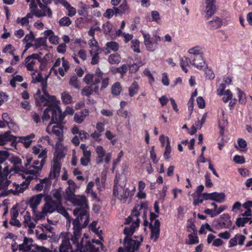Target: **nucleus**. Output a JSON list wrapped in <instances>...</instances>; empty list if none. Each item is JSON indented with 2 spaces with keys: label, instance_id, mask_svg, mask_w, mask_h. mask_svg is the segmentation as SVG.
<instances>
[{
  "label": "nucleus",
  "instance_id": "nucleus-1",
  "mask_svg": "<svg viewBox=\"0 0 252 252\" xmlns=\"http://www.w3.org/2000/svg\"><path fill=\"white\" fill-rule=\"evenodd\" d=\"M143 213V219L146 217V209L143 207V205L135 206L132 210L131 215L125 220V224H126L124 230V233L126 235L124 239V246L126 252H135L137 251L143 241V238L140 236L137 238L136 240L129 238L135 232L136 228L139 225L140 220L139 216L140 214ZM148 222L144 220L145 225Z\"/></svg>",
  "mask_w": 252,
  "mask_h": 252
},
{
  "label": "nucleus",
  "instance_id": "nucleus-2",
  "mask_svg": "<svg viewBox=\"0 0 252 252\" xmlns=\"http://www.w3.org/2000/svg\"><path fill=\"white\" fill-rule=\"evenodd\" d=\"M66 200L70 201L74 206L77 207L73 210L74 216H77L73 221V234L72 240L77 243V239L80 235V230H82L81 222H83L84 227L88 224L89 215L88 213V203L86 197L84 195H73Z\"/></svg>",
  "mask_w": 252,
  "mask_h": 252
},
{
  "label": "nucleus",
  "instance_id": "nucleus-3",
  "mask_svg": "<svg viewBox=\"0 0 252 252\" xmlns=\"http://www.w3.org/2000/svg\"><path fill=\"white\" fill-rule=\"evenodd\" d=\"M41 159V161L34 160L33 161L32 158L27 159L25 164L26 168L20 174L25 181L20 185H16V191L23 192L28 188L31 181L39 175L46 160V159Z\"/></svg>",
  "mask_w": 252,
  "mask_h": 252
},
{
  "label": "nucleus",
  "instance_id": "nucleus-4",
  "mask_svg": "<svg viewBox=\"0 0 252 252\" xmlns=\"http://www.w3.org/2000/svg\"><path fill=\"white\" fill-rule=\"evenodd\" d=\"M126 181L120 175H116L113 188V195L122 203H125L130 196V192L128 188H125Z\"/></svg>",
  "mask_w": 252,
  "mask_h": 252
},
{
  "label": "nucleus",
  "instance_id": "nucleus-5",
  "mask_svg": "<svg viewBox=\"0 0 252 252\" xmlns=\"http://www.w3.org/2000/svg\"><path fill=\"white\" fill-rule=\"evenodd\" d=\"M51 118V123H60L64 118V114L62 112L60 107L56 104L47 107L43 112L42 119L43 122Z\"/></svg>",
  "mask_w": 252,
  "mask_h": 252
},
{
  "label": "nucleus",
  "instance_id": "nucleus-6",
  "mask_svg": "<svg viewBox=\"0 0 252 252\" xmlns=\"http://www.w3.org/2000/svg\"><path fill=\"white\" fill-rule=\"evenodd\" d=\"M109 78L104 75L99 68H97L94 74H88L84 78V82L88 85H95L101 81L100 90H102L108 86Z\"/></svg>",
  "mask_w": 252,
  "mask_h": 252
},
{
  "label": "nucleus",
  "instance_id": "nucleus-7",
  "mask_svg": "<svg viewBox=\"0 0 252 252\" xmlns=\"http://www.w3.org/2000/svg\"><path fill=\"white\" fill-rule=\"evenodd\" d=\"M81 230H80V235H81ZM80 236L77 239V242H74L72 240V238H71V241L72 242L73 244L76 248V249L77 251H79L80 252H100V249L102 251H104L103 250V245L100 241L99 240L93 239L92 240V244L90 242H88L85 247H83V245L82 243V240H80Z\"/></svg>",
  "mask_w": 252,
  "mask_h": 252
},
{
  "label": "nucleus",
  "instance_id": "nucleus-8",
  "mask_svg": "<svg viewBox=\"0 0 252 252\" xmlns=\"http://www.w3.org/2000/svg\"><path fill=\"white\" fill-rule=\"evenodd\" d=\"M62 145L57 143L56 145L55 155L56 158H54L51 165V170L49 174V177L50 180L57 179L60 175L61 164L59 158H63L65 154L63 150Z\"/></svg>",
  "mask_w": 252,
  "mask_h": 252
},
{
  "label": "nucleus",
  "instance_id": "nucleus-9",
  "mask_svg": "<svg viewBox=\"0 0 252 252\" xmlns=\"http://www.w3.org/2000/svg\"><path fill=\"white\" fill-rule=\"evenodd\" d=\"M47 83L44 81L42 83V91L43 94L41 95L40 90H38L35 96V102L39 106H47L50 107L53 105V104L56 101L55 96L50 95L48 93L47 89Z\"/></svg>",
  "mask_w": 252,
  "mask_h": 252
},
{
  "label": "nucleus",
  "instance_id": "nucleus-10",
  "mask_svg": "<svg viewBox=\"0 0 252 252\" xmlns=\"http://www.w3.org/2000/svg\"><path fill=\"white\" fill-rule=\"evenodd\" d=\"M10 175L5 176V177L0 179V197L1 196H5L10 192H12L14 194H18L20 192L16 191V185H20L17 184L15 182L12 183L9 180Z\"/></svg>",
  "mask_w": 252,
  "mask_h": 252
},
{
  "label": "nucleus",
  "instance_id": "nucleus-11",
  "mask_svg": "<svg viewBox=\"0 0 252 252\" xmlns=\"http://www.w3.org/2000/svg\"><path fill=\"white\" fill-rule=\"evenodd\" d=\"M144 38V43L147 50L154 52L158 48V42L160 41V37L157 35V33L153 34V37L146 32H142Z\"/></svg>",
  "mask_w": 252,
  "mask_h": 252
},
{
  "label": "nucleus",
  "instance_id": "nucleus-12",
  "mask_svg": "<svg viewBox=\"0 0 252 252\" xmlns=\"http://www.w3.org/2000/svg\"><path fill=\"white\" fill-rule=\"evenodd\" d=\"M69 68L68 62L65 60L64 58H62V59L58 58L57 59L51 70L54 71L56 75L59 74L62 77H63Z\"/></svg>",
  "mask_w": 252,
  "mask_h": 252
},
{
  "label": "nucleus",
  "instance_id": "nucleus-13",
  "mask_svg": "<svg viewBox=\"0 0 252 252\" xmlns=\"http://www.w3.org/2000/svg\"><path fill=\"white\" fill-rule=\"evenodd\" d=\"M40 9L35 12L34 16L38 18L47 16L48 18L52 17V11L47 5H44L41 2V0H37Z\"/></svg>",
  "mask_w": 252,
  "mask_h": 252
},
{
  "label": "nucleus",
  "instance_id": "nucleus-14",
  "mask_svg": "<svg viewBox=\"0 0 252 252\" xmlns=\"http://www.w3.org/2000/svg\"><path fill=\"white\" fill-rule=\"evenodd\" d=\"M60 204L59 203H56L51 197H48L45 200V203L42 207V208L47 214L52 213L57 210V207Z\"/></svg>",
  "mask_w": 252,
  "mask_h": 252
},
{
  "label": "nucleus",
  "instance_id": "nucleus-15",
  "mask_svg": "<svg viewBox=\"0 0 252 252\" xmlns=\"http://www.w3.org/2000/svg\"><path fill=\"white\" fill-rule=\"evenodd\" d=\"M46 132L49 134L53 133L57 136H61L63 132V126L59 123H50L46 128Z\"/></svg>",
  "mask_w": 252,
  "mask_h": 252
},
{
  "label": "nucleus",
  "instance_id": "nucleus-16",
  "mask_svg": "<svg viewBox=\"0 0 252 252\" xmlns=\"http://www.w3.org/2000/svg\"><path fill=\"white\" fill-rule=\"evenodd\" d=\"M43 195L39 193L31 197L27 201V204L32 209V211L37 209L38 206L40 204Z\"/></svg>",
  "mask_w": 252,
  "mask_h": 252
},
{
  "label": "nucleus",
  "instance_id": "nucleus-17",
  "mask_svg": "<svg viewBox=\"0 0 252 252\" xmlns=\"http://www.w3.org/2000/svg\"><path fill=\"white\" fill-rule=\"evenodd\" d=\"M218 227L220 228H229L232 225L230 217L227 214L221 215L218 220Z\"/></svg>",
  "mask_w": 252,
  "mask_h": 252
},
{
  "label": "nucleus",
  "instance_id": "nucleus-18",
  "mask_svg": "<svg viewBox=\"0 0 252 252\" xmlns=\"http://www.w3.org/2000/svg\"><path fill=\"white\" fill-rule=\"evenodd\" d=\"M205 12L207 18L213 15L216 10V0H205Z\"/></svg>",
  "mask_w": 252,
  "mask_h": 252
},
{
  "label": "nucleus",
  "instance_id": "nucleus-19",
  "mask_svg": "<svg viewBox=\"0 0 252 252\" xmlns=\"http://www.w3.org/2000/svg\"><path fill=\"white\" fill-rule=\"evenodd\" d=\"M159 227L160 222L159 220L154 221V224L150 223V228L151 229V238L154 241L156 242L159 235Z\"/></svg>",
  "mask_w": 252,
  "mask_h": 252
},
{
  "label": "nucleus",
  "instance_id": "nucleus-20",
  "mask_svg": "<svg viewBox=\"0 0 252 252\" xmlns=\"http://www.w3.org/2000/svg\"><path fill=\"white\" fill-rule=\"evenodd\" d=\"M32 153L37 156L40 159H46L47 158V149L43 148L40 144L32 147Z\"/></svg>",
  "mask_w": 252,
  "mask_h": 252
},
{
  "label": "nucleus",
  "instance_id": "nucleus-21",
  "mask_svg": "<svg viewBox=\"0 0 252 252\" xmlns=\"http://www.w3.org/2000/svg\"><path fill=\"white\" fill-rule=\"evenodd\" d=\"M19 216V212L16 206H13L10 210L11 219L9 223L13 226L20 227L21 226V223L20 221L17 219Z\"/></svg>",
  "mask_w": 252,
  "mask_h": 252
},
{
  "label": "nucleus",
  "instance_id": "nucleus-22",
  "mask_svg": "<svg viewBox=\"0 0 252 252\" xmlns=\"http://www.w3.org/2000/svg\"><path fill=\"white\" fill-rule=\"evenodd\" d=\"M51 184L52 182L51 180L48 178H45L35 186L34 189L38 191L48 190L51 187Z\"/></svg>",
  "mask_w": 252,
  "mask_h": 252
},
{
  "label": "nucleus",
  "instance_id": "nucleus-23",
  "mask_svg": "<svg viewBox=\"0 0 252 252\" xmlns=\"http://www.w3.org/2000/svg\"><path fill=\"white\" fill-rule=\"evenodd\" d=\"M246 239L244 235L240 234H236L234 237L230 239L229 241V247H233L237 245L242 246Z\"/></svg>",
  "mask_w": 252,
  "mask_h": 252
},
{
  "label": "nucleus",
  "instance_id": "nucleus-24",
  "mask_svg": "<svg viewBox=\"0 0 252 252\" xmlns=\"http://www.w3.org/2000/svg\"><path fill=\"white\" fill-rule=\"evenodd\" d=\"M9 160L13 164V167L9 168L10 173L12 172L18 173L22 167L21 160L17 157H12L10 158Z\"/></svg>",
  "mask_w": 252,
  "mask_h": 252
},
{
  "label": "nucleus",
  "instance_id": "nucleus-25",
  "mask_svg": "<svg viewBox=\"0 0 252 252\" xmlns=\"http://www.w3.org/2000/svg\"><path fill=\"white\" fill-rule=\"evenodd\" d=\"M38 62L33 61L29 58H26L25 59V66L29 71H35L37 70Z\"/></svg>",
  "mask_w": 252,
  "mask_h": 252
},
{
  "label": "nucleus",
  "instance_id": "nucleus-26",
  "mask_svg": "<svg viewBox=\"0 0 252 252\" xmlns=\"http://www.w3.org/2000/svg\"><path fill=\"white\" fill-rule=\"evenodd\" d=\"M68 187L65 189L66 199L75 195L74 194L77 186L76 184L71 180H69L67 181Z\"/></svg>",
  "mask_w": 252,
  "mask_h": 252
},
{
  "label": "nucleus",
  "instance_id": "nucleus-27",
  "mask_svg": "<svg viewBox=\"0 0 252 252\" xmlns=\"http://www.w3.org/2000/svg\"><path fill=\"white\" fill-rule=\"evenodd\" d=\"M191 64L198 69H202L206 65L203 55L193 57L191 61Z\"/></svg>",
  "mask_w": 252,
  "mask_h": 252
},
{
  "label": "nucleus",
  "instance_id": "nucleus-28",
  "mask_svg": "<svg viewBox=\"0 0 252 252\" xmlns=\"http://www.w3.org/2000/svg\"><path fill=\"white\" fill-rule=\"evenodd\" d=\"M222 25V20L218 17H215L208 23L207 27L211 30H215L220 28Z\"/></svg>",
  "mask_w": 252,
  "mask_h": 252
},
{
  "label": "nucleus",
  "instance_id": "nucleus-29",
  "mask_svg": "<svg viewBox=\"0 0 252 252\" xmlns=\"http://www.w3.org/2000/svg\"><path fill=\"white\" fill-rule=\"evenodd\" d=\"M89 53L92 57L91 64L95 65L97 64L100 60L99 54L101 53V49L93 50L90 49Z\"/></svg>",
  "mask_w": 252,
  "mask_h": 252
},
{
  "label": "nucleus",
  "instance_id": "nucleus-30",
  "mask_svg": "<svg viewBox=\"0 0 252 252\" xmlns=\"http://www.w3.org/2000/svg\"><path fill=\"white\" fill-rule=\"evenodd\" d=\"M95 152L97 155L96 162L97 163H102L104 160L105 155L106 154L105 150L101 146H97L96 147Z\"/></svg>",
  "mask_w": 252,
  "mask_h": 252
},
{
  "label": "nucleus",
  "instance_id": "nucleus-31",
  "mask_svg": "<svg viewBox=\"0 0 252 252\" xmlns=\"http://www.w3.org/2000/svg\"><path fill=\"white\" fill-rule=\"evenodd\" d=\"M24 224L25 226L28 227L32 229L35 226V223L32 220L30 214L28 212H26L24 215Z\"/></svg>",
  "mask_w": 252,
  "mask_h": 252
},
{
  "label": "nucleus",
  "instance_id": "nucleus-32",
  "mask_svg": "<svg viewBox=\"0 0 252 252\" xmlns=\"http://www.w3.org/2000/svg\"><path fill=\"white\" fill-rule=\"evenodd\" d=\"M60 252H73L69 240L64 239L60 248Z\"/></svg>",
  "mask_w": 252,
  "mask_h": 252
},
{
  "label": "nucleus",
  "instance_id": "nucleus-33",
  "mask_svg": "<svg viewBox=\"0 0 252 252\" xmlns=\"http://www.w3.org/2000/svg\"><path fill=\"white\" fill-rule=\"evenodd\" d=\"M88 114L89 111L87 109H84L79 113H75L74 117V121L78 124H81Z\"/></svg>",
  "mask_w": 252,
  "mask_h": 252
},
{
  "label": "nucleus",
  "instance_id": "nucleus-34",
  "mask_svg": "<svg viewBox=\"0 0 252 252\" xmlns=\"http://www.w3.org/2000/svg\"><path fill=\"white\" fill-rule=\"evenodd\" d=\"M119 44L117 42L109 41L106 43L104 49L107 51V53H110L117 51L119 49Z\"/></svg>",
  "mask_w": 252,
  "mask_h": 252
},
{
  "label": "nucleus",
  "instance_id": "nucleus-35",
  "mask_svg": "<svg viewBox=\"0 0 252 252\" xmlns=\"http://www.w3.org/2000/svg\"><path fill=\"white\" fill-rule=\"evenodd\" d=\"M180 64L183 70L187 73L188 71V67L191 64V60L189 58L184 56L181 58Z\"/></svg>",
  "mask_w": 252,
  "mask_h": 252
},
{
  "label": "nucleus",
  "instance_id": "nucleus-36",
  "mask_svg": "<svg viewBox=\"0 0 252 252\" xmlns=\"http://www.w3.org/2000/svg\"><path fill=\"white\" fill-rule=\"evenodd\" d=\"M32 242V239L25 238L22 244L18 246L19 250L23 251V252H28L31 250V246Z\"/></svg>",
  "mask_w": 252,
  "mask_h": 252
},
{
  "label": "nucleus",
  "instance_id": "nucleus-37",
  "mask_svg": "<svg viewBox=\"0 0 252 252\" xmlns=\"http://www.w3.org/2000/svg\"><path fill=\"white\" fill-rule=\"evenodd\" d=\"M140 87L138 83L134 81L128 87V94L130 97H132L136 94L139 92Z\"/></svg>",
  "mask_w": 252,
  "mask_h": 252
},
{
  "label": "nucleus",
  "instance_id": "nucleus-38",
  "mask_svg": "<svg viewBox=\"0 0 252 252\" xmlns=\"http://www.w3.org/2000/svg\"><path fill=\"white\" fill-rule=\"evenodd\" d=\"M149 21L150 22H155L158 24H161V17L158 11L153 10L151 12V15L148 17Z\"/></svg>",
  "mask_w": 252,
  "mask_h": 252
},
{
  "label": "nucleus",
  "instance_id": "nucleus-39",
  "mask_svg": "<svg viewBox=\"0 0 252 252\" xmlns=\"http://www.w3.org/2000/svg\"><path fill=\"white\" fill-rule=\"evenodd\" d=\"M188 53L194 56L193 57H198L203 54V48L200 46H196L190 48Z\"/></svg>",
  "mask_w": 252,
  "mask_h": 252
},
{
  "label": "nucleus",
  "instance_id": "nucleus-40",
  "mask_svg": "<svg viewBox=\"0 0 252 252\" xmlns=\"http://www.w3.org/2000/svg\"><path fill=\"white\" fill-rule=\"evenodd\" d=\"M34 134L33 133H31L28 136L20 137V140L21 142L23 143L24 146L26 148H28L31 145L32 139L34 138Z\"/></svg>",
  "mask_w": 252,
  "mask_h": 252
},
{
  "label": "nucleus",
  "instance_id": "nucleus-41",
  "mask_svg": "<svg viewBox=\"0 0 252 252\" xmlns=\"http://www.w3.org/2000/svg\"><path fill=\"white\" fill-rule=\"evenodd\" d=\"M14 137L10 134L9 132H6L0 136V146L5 145L7 142L13 140Z\"/></svg>",
  "mask_w": 252,
  "mask_h": 252
},
{
  "label": "nucleus",
  "instance_id": "nucleus-42",
  "mask_svg": "<svg viewBox=\"0 0 252 252\" xmlns=\"http://www.w3.org/2000/svg\"><path fill=\"white\" fill-rule=\"evenodd\" d=\"M31 76L32 79V82L33 83L41 82V85L42 86V83L43 82L45 81L47 83L46 80H44L43 79L41 74L38 72L37 71L36 72L32 71V72L31 73Z\"/></svg>",
  "mask_w": 252,
  "mask_h": 252
},
{
  "label": "nucleus",
  "instance_id": "nucleus-43",
  "mask_svg": "<svg viewBox=\"0 0 252 252\" xmlns=\"http://www.w3.org/2000/svg\"><path fill=\"white\" fill-rule=\"evenodd\" d=\"M33 212V219L35 221V223L39 220H41L44 219L47 213L44 211L43 208H42V211L41 212H38L37 211V209L35 210V211H32Z\"/></svg>",
  "mask_w": 252,
  "mask_h": 252
},
{
  "label": "nucleus",
  "instance_id": "nucleus-44",
  "mask_svg": "<svg viewBox=\"0 0 252 252\" xmlns=\"http://www.w3.org/2000/svg\"><path fill=\"white\" fill-rule=\"evenodd\" d=\"M225 194L222 192H212V200L218 203H222L224 201Z\"/></svg>",
  "mask_w": 252,
  "mask_h": 252
},
{
  "label": "nucleus",
  "instance_id": "nucleus-45",
  "mask_svg": "<svg viewBox=\"0 0 252 252\" xmlns=\"http://www.w3.org/2000/svg\"><path fill=\"white\" fill-rule=\"evenodd\" d=\"M91 151H85L83 154V157L81 158V164L84 166L88 165L91 160Z\"/></svg>",
  "mask_w": 252,
  "mask_h": 252
},
{
  "label": "nucleus",
  "instance_id": "nucleus-46",
  "mask_svg": "<svg viewBox=\"0 0 252 252\" xmlns=\"http://www.w3.org/2000/svg\"><path fill=\"white\" fill-rule=\"evenodd\" d=\"M10 173V171L8 166L0 164V179L8 176Z\"/></svg>",
  "mask_w": 252,
  "mask_h": 252
},
{
  "label": "nucleus",
  "instance_id": "nucleus-47",
  "mask_svg": "<svg viewBox=\"0 0 252 252\" xmlns=\"http://www.w3.org/2000/svg\"><path fill=\"white\" fill-rule=\"evenodd\" d=\"M62 100L64 104H70L73 102V98L67 92H64L61 94Z\"/></svg>",
  "mask_w": 252,
  "mask_h": 252
},
{
  "label": "nucleus",
  "instance_id": "nucleus-48",
  "mask_svg": "<svg viewBox=\"0 0 252 252\" xmlns=\"http://www.w3.org/2000/svg\"><path fill=\"white\" fill-rule=\"evenodd\" d=\"M122 90V86L118 82L115 83L111 87V93L114 95H118Z\"/></svg>",
  "mask_w": 252,
  "mask_h": 252
},
{
  "label": "nucleus",
  "instance_id": "nucleus-49",
  "mask_svg": "<svg viewBox=\"0 0 252 252\" xmlns=\"http://www.w3.org/2000/svg\"><path fill=\"white\" fill-rule=\"evenodd\" d=\"M2 119L3 121L6 122L7 125L10 127L11 126L13 127H15V128L16 129L17 126L16 124H15L12 121L11 118L9 117V115L7 113H4L2 115Z\"/></svg>",
  "mask_w": 252,
  "mask_h": 252
},
{
  "label": "nucleus",
  "instance_id": "nucleus-50",
  "mask_svg": "<svg viewBox=\"0 0 252 252\" xmlns=\"http://www.w3.org/2000/svg\"><path fill=\"white\" fill-rule=\"evenodd\" d=\"M247 146V144L245 140L239 138L237 140V145H235V148L241 152H244L246 151Z\"/></svg>",
  "mask_w": 252,
  "mask_h": 252
},
{
  "label": "nucleus",
  "instance_id": "nucleus-51",
  "mask_svg": "<svg viewBox=\"0 0 252 252\" xmlns=\"http://www.w3.org/2000/svg\"><path fill=\"white\" fill-rule=\"evenodd\" d=\"M128 9V6L126 1L123 2L119 7L114 9L116 14H122L127 11Z\"/></svg>",
  "mask_w": 252,
  "mask_h": 252
},
{
  "label": "nucleus",
  "instance_id": "nucleus-52",
  "mask_svg": "<svg viewBox=\"0 0 252 252\" xmlns=\"http://www.w3.org/2000/svg\"><path fill=\"white\" fill-rule=\"evenodd\" d=\"M108 62L111 64H118L121 62V57L117 53L111 54L108 58Z\"/></svg>",
  "mask_w": 252,
  "mask_h": 252
},
{
  "label": "nucleus",
  "instance_id": "nucleus-53",
  "mask_svg": "<svg viewBox=\"0 0 252 252\" xmlns=\"http://www.w3.org/2000/svg\"><path fill=\"white\" fill-rule=\"evenodd\" d=\"M189 240L186 241V244L193 245L199 242L198 237L195 234H189L188 235Z\"/></svg>",
  "mask_w": 252,
  "mask_h": 252
},
{
  "label": "nucleus",
  "instance_id": "nucleus-54",
  "mask_svg": "<svg viewBox=\"0 0 252 252\" xmlns=\"http://www.w3.org/2000/svg\"><path fill=\"white\" fill-rule=\"evenodd\" d=\"M131 48L133 51L137 53H140V50L139 41L137 39H135L131 40Z\"/></svg>",
  "mask_w": 252,
  "mask_h": 252
},
{
  "label": "nucleus",
  "instance_id": "nucleus-55",
  "mask_svg": "<svg viewBox=\"0 0 252 252\" xmlns=\"http://www.w3.org/2000/svg\"><path fill=\"white\" fill-rule=\"evenodd\" d=\"M56 211L59 213L63 216L68 221H69V215L66 210L63 207L62 203H60V204H59Z\"/></svg>",
  "mask_w": 252,
  "mask_h": 252
},
{
  "label": "nucleus",
  "instance_id": "nucleus-56",
  "mask_svg": "<svg viewBox=\"0 0 252 252\" xmlns=\"http://www.w3.org/2000/svg\"><path fill=\"white\" fill-rule=\"evenodd\" d=\"M69 84L75 89H79L80 88L79 81L75 76H73L70 77Z\"/></svg>",
  "mask_w": 252,
  "mask_h": 252
},
{
  "label": "nucleus",
  "instance_id": "nucleus-57",
  "mask_svg": "<svg viewBox=\"0 0 252 252\" xmlns=\"http://www.w3.org/2000/svg\"><path fill=\"white\" fill-rule=\"evenodd\" d=\"M68 11L67 15L69 17H73L76 13V9L72 6L69 2L65 4L64 6Z\"/></svg>",
  "mask_w": 252,
  "mask_h": 252
},
{
  "label": "nucleus",
  "instance_id": "nucleus-58",
  "mask_svg": "<svg viewBox=\"0 0 252 252\" xmlns=\"http://www.w3.org/2000/svg\"><path fill=\"white\" fill-rule=\"evenodd\" d=\"M236 90L238 94L239 102L241 104L245 103L246 102L245 94L242 92L239 88H237Z\"/></svg>",
  "mask_w": 252,
  "mask_h": 252
},
{
  "label": "nucleus",
  "instance_id": "nucleus-59",
  "mask_svg": "<svg viewBox=\"0 0 252 252\" xmlns=\"http://www.w3.org/2000/svg\"><path fill=\"white\" fill-rule=\"evenodd\" d=\"M53 199L56 203H62V197L61 193V192L59 190H55L53 193H52Z\"/></svg>",
  "mask_w": 252,
  "mask_h": 252
},
{
  "label": "nucleus",
  "instance_id": "nucleus-60",
  "mask_svg": "<svg viewBox=\"0 0 252 252\" xmlns=\"http://www.w3.org/2000/svg\"><path fill=\"white\" fill-rule=\"evenodd\" d=\"M79 15L86 17L88 15V6L86 4L82 3L80 8L78 10Z\"/></svg>",
  "mask_w": 252,
  "mask_h": 252
},
{
  "label": "nucleus",
  "instance_id": "nucleus-61",
  "mask_svg": "<svg viewBox=\"0 0 252 252\" xmlns=\"http://www.w3.org/2000/svg\"><path fill=\"white\" fill-rule=\"evenodd\" d=\"M89 45L90 49L98 50L101 49L98 46L97 41L94 39V37L92 38L89 41Z\"/></svg>",
  "mask_w": 252,
  "mask_h": 252
},
{
  "label": "nucleus",
  "instance_id": "nucleus-62",
  "mask_svg": "<svg viewBox=\"0 0 252 252\" xmlns=\"http://www.w3.org/2000/svg\"><path fill=\"white\" fill-rule=\"evenodd\" d=\"M222 95L223 96L222 97V99L224 102H227L229 100H230L233 96L232 93L229 90H226Z\"/></svg>",
  "mask_w": 252,
  "mask_h": 252
},
{
  "label": "nucleus",
  "instance_id": "nucleus-63",
  "mask_svg": "<svg viewBox=\"0 0 252 252\" xmlns=\"http://www.w3.org/2000/svg\"><path fill=\"white\" fill-rule=\"evenodd\" d=\"M71 24V20L67 16L62 18L59 21V24L61 26H69Z\"/></svg>",
  "mask_w": 252,
  "mask_h": 252
},
{
  "label": "nucleus",
  "instance_id": "nucleus-64",
  "mask_svg": "<svg viewBox=\"0 0 252 252\" xmlns=\"http://www.w3.org/2000/svg\"><path fill=\"white\" fill-rule=\"evenodd\" d=\"M250 219L247 217L245 218H239L237 219L236 224L238 227L244 226V224L248 223Z\"/></svg>",
  "mask_w": 252,
  "mask_h": 252
}]
</instances>
